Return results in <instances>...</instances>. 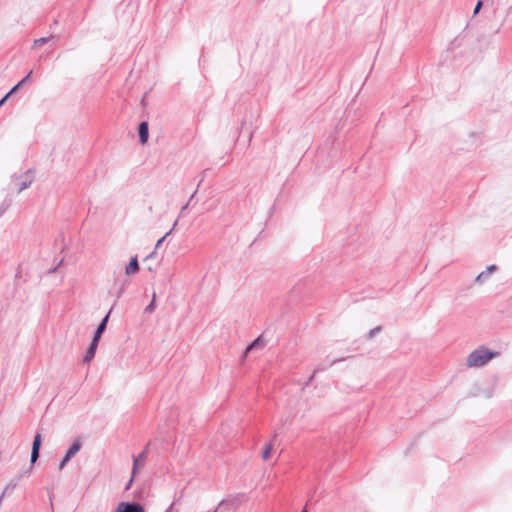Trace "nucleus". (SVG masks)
Returning <instances> with one entry per match:
<instances>
[{"label": "nucleus", "mask_w": 512, "mask_h": 512, "mask_svg": "<svg viewBox=\"0 0 512 512\" xmlns=\"http://www.w3.org/2000/svg\"><path fill=\"white\" fill-rule=\"evenodd\" d=\"M135 476H133V472L131 473V478L129 479L128 483L125 486V490H129L132 486V483L134 481Z\"/></svg>", "instance_id": "27"}, {"label": "nucleus", "mask_w": 512, "mask_h": 512, "mask_svg": "<svg viewBox=\"0 0 512 512\" xmlns=\"http://www.w3.org/2000/svg\"><path fill=\"white\" fill-rule=\"evenodd\" d=\"M51 39L59 40L60 36L50 35L49 37H41L34 40V47H40L46 43H48Z\"/></svg>", "instance_id": "15"}, {"label": "nucleus", "mask_w": 512, "mask_h": 512, "mask_svg": "<svg viewBox=\"0 0 512 512\" xmlns=\"http://www.w3.org/2000/svg\"><path fill=\"white\" fill-rule=\"evenodd\" d=\"M24 475H25L24 473H23V474H20L14 482H12V483L8 484V485L6 486V488H5V490H4V492H3V493L5 494V493H6V491H7V490H9V489H14V488H15V486H16V484H17V482H18V481H19V480H20Z\"/></svg>", "instance_id": "23"}, {"label": "nucleus", "mask_w": 512, "mask_h": 512, "mask_svg": "<svg viewBox=\"0 0 512 512\" xmlns=\"http://www.w3.org/2000/svg\"><path fill=\"white\" fill-rule=\"evenodd\" d=\"M148 450H149V443L145 446V448L143 449V451L141 453H139L137 456H133V465H132L133 476H136L140 471V467L145 464V461H146L147 455H148Z\"/></svg>", "instance_id": "5"}, {"label": "nucleus", "mask_w": 512, "mask_h": 512, "mask_svg": "<svg viewBox=\"0 0 512 512\" xmlns=\"http://www.w3.org/2000/svg\"><path fill=\"white\" fill-rule=\"evenodd\" d=\"M57 24H58V20H57V19H55V20L53 21V24H50V27H53V25H57Z\"/></svg>", "instance_id": "31"}, {"label": "nucleus", "mask_w": 512, "mask_h": 512, "mask_svg": "<svg viewBox=\"0 0 512 512\" xmlns=\"http://www.w3.org/2000/svg\"><path fill=\"white\" fill-rule=\"evenodd\" d=\"M12 199L10 197H5V199L0 204V217L7 211V209L11 206Z\"/></svg>", "instance_id": "16"}, {"label": "nucleus", "mask_w": 512, "mask_h": 512, "mask_svg": "<svg viewBox=\"0 0 512 512\" xmlns=\"http://www.w3.org/2000/svg\"><path fill=\"white\" fill-rule=\"evenodd\" d=\"M499 352L488 349L484 346H481L474 351H472L467 357V366L468 367H482L486 365L493 358L497 357Z\"/></svg>", "instance_id": "1"}, {"label": "nucleus", "mask_w": 512, "mask_h": 512, "mask_svg": "<svg viewBox=\"0 0 512 512\" xmlns=\"http://www.w3.org/2000/svg\"><path fill=\"white\" fill-rule=\"evenodd\" d=\"M263 345H264L263 336L259 335L250 344L247 345V347L245 348V350L242 353V358L245 359L251 351L261 348V347H263Z\"/></svg>", "instance_id": "10"}, {"label": "nucleus", "mask_w": 512, "mask_h": 512, "mask_svg": "<svg viewBox=\"0 0 512 512\" xmlns=\"http://www.w3.org/2000/svg\"><path fill=\"white\" fill-rule=\"evenodd\" d=\"M189 205H190V201H188L184 206H182L181 211H180V215H179V216L183 215V213L185 212V210H187V209H188Z\"/></svg>", "instance_id": "29"}, {"label": "nucleus", "mask_w": 512, "mask_h": 512, "mask_svg": "<svg viewBox=\"0 0 512 512\" xmlns=\"http://www.w3.org/2000/svg\"><path fill=\"white\" fill-rule=\"evenodd\" d=\"M40 457V450L31 449V455H30V467L24 472V474L29 475L33 465Z\"/></svg>", "instance_id": "14"}, {"label": "nucleus", "mask_w": 512, "mask_h": 512, "mask_svg": "<svg viewBox=\"0 0 512 512\" xmlns=\"http://www.w3.org/2000/svg\"><path fill=\"white\" fill-rule=\"evenodd\" d=\"M42 445L41 433H36L32 442V449L40 450Z\"/></svg>", "instance_id": "19"}, {"label": "nucleus", "mask_w": 512, "mask_h": 512, "mask_svg": "<svg viewBox=\"0 0 512 512\" xmlns=\"http://www.w3.org/2000/svg\"><path fill=\"white\" fill-rule=\"evenodd\" d=\"M218 510V507H216L215 509H213L212 511H209V512H217Z\"/></svg>", "instance_id": "34"}, {"label": "nucleus", "mask_w": 512, "mask_h": 512, "mask_svg": "<svg viewBox=\"0 0 512 512\" xmlns=\"http://www.w3.org/2000/svg\"><path fill=\"white\" fill-rule=\"evenodd\" d=\"M112 310H113V307L110 308L108 313L99 322L97 328L95 329V331L93 333L92 339H96L97 341L101 340V337H102L103 333L105 332V330L107 328V324H108L109 317H110V314H111Z\"/></svg>", "instance_id": "6"}, {"label": "nucleus", "mask_w": 512, "mask_h": 512, "mask_svg": "<svg viewBox=\"0 0 512 512\" xmlns=\"http://www.w3.org/2000/svg\"><path fill=\"white\" fill-rule=\"evenodd\" d=\"M482 7H483V1L478 0L475 5L474 11H473V16L477 15L480 12V10L482 9Z\"/></svg>", "instance_id": "25"}, {"label": "nucleus", "mask_w": 512, "mask_h": 512, "mask_svg": "<svg viewBox=\"0 0 512 512\" xmlns=\"http://www.w3.org/2000/svg\"><path fill=\"white\" fill-rule=\"evenodd\" d=\"M138 138L141 145H145L149 140V124L148 121H141L138 125Z\"/></svg>", "instance_id": "7"}, {"label": "nucleus", "mask_w": 512, "mask_h": 512, "mask_svg": "<svg viewBox=\"0 0 512 512\" xmlns=\"http://www.w3.org/2000/svg\"><path fill=\"white\" fill-rule=\"evenodd\" d=\"M32 73L33 71H29V73L24 77L22 78L16 85H14L10 91H9V94H15L21 86H23L25 83L31 81V78H32Z\"/></svg>", "instance_id": "13"}, {"label": "nucleus", "mask_w": 512, "mask_h": 512, "mask_svg": "<svg viewBox=\"0 0 512 512\" xmlns=\"http://www.w3.org/2000/svg\"><path fill=\"white\" fill-rule=\"evenodd\" d=\"M99 342L100 341H97L96 339H92L86 352H85V355L83 357V362L84 363H90L95 355H96V351H97V348H98V345H99Z\"/></svg>", "instance_id": "9"}, {"label": "nucleus", "mask_w": 512, "mask_h": 512, "mask_svg": "<svg viewBox=\"0 0 512 512\" xmlns=\"http://www.w3.org/2000/svg\"><path fill=\"white\" fill-rule=\"evenodd\" d=\"M178 224V219L173 223V226L172 228L163 236L161 237L157 242H156V245H155V250L158 249L162 244L163 242L165 241V239L173 232V230L175 229V227L177 226Z\"/></svg>", "instance_id": "17"}, {"label": "nucleus", "mask_w": 512, "mask_h": 512, "mask_svg": "<svg viewBox=\"0 0 512 512\" xmlns=\"http://www.w3.org/2000/svg\"><path fill=\"white\" fill-rule=\"evenodd\" d=\"M12 94H9V92L3 96L1 99H0V107L3 106L5 104V102L8 100V98L11 96Z\"/></svg>", "instance_id": "28"}, {"label": "nucleus", "mask_w": 512, "mask_h": 512, "mask_svg": "<svg viewBox=\"0 0 512 512\" xmlns=\"http://www.w3.org/2000/svg\"><path fill=\"white\" fill-rule=\"evenodd\" d=\"M382 330V327L381 326H377L373 329H371L367 335H366V338L368 340H371L372 338H374L380 331Z\"/></svg>", "instance_id": "21"}, {"label": "nucleus", "mask_w": 512, "mask_h": 512, "mask_svg": "<svg viewBox=\"0 0 512 512\" xmlns=\"http://www.w3.org/2000/svg\"><path fill=\"white\" fill-rule=\"evenodd\" d=\"M128 283H129V280H128V279H125V280H124V282L122 283V285L119 287V289H118V291H117V293H116V297H117V299H119V298L123 295V293H124V291H125V289H126V285H127Z\"/></svg>", "instance_id": "22"}, {"label": "nucleus", "mask_w": 512, "mask_h": 512, "mask_svg": "<svg viewBox=\"0 0 512 512\" xmlns=\"http://www.w3.org/2000/svg\"><path fill=\"white\" fill-rule=\"evenodd\" d=\"M57 24H58V20H57V19H55V20L53 21V24H50V27H53V25H57Z\"/></svg>", "instance_id": "30"}, {"label": "nucleus", "mask_w": 512, "mask_h": 512, "mask_svg": "<svg viewBox=\"0 0 512 512\" xmlns=\"http://www.w3.org/2000/svg\"><path fill=\"white\" fill-rule=\"evenodd\" d=\"M62 263H63V259H61V260L59 261V263H58L55 267H53V268L49 269V270H48V273H49V274L55 273V272L57 271V269L60 267V265H61Z\"/></svg>", "instance_id": "26"}, {"label": "nucleus", "mask_w": 512, "mask_h": 512, "mask_svg": "<svg viewBox=\"0 0 512 512\" xmlns=\"http://www.w3.org/2000/svg\"><path fill=\"white\" fill-rule=\"evenodd\" d=\"M115 512H145V508L137 501H122L116 507Z\"/></svg>", "instance_id": "4"}, {"label": "nucleus", "mask_w": 512, "mask_h": 512, "mask_svg": "<svg viewBox=\"0 0 512 512\" xmlns=\"http://www.w3.org/2000/svg\"><path fill=\"white\" fill-rule=\"evenodd\" d=\"M139 269H140V267H139V262H138L137 255L132 256L130 258L129 263L125 266V273H126V275L135 274V273H137L139 271Z\"/></svg>", "instance_id": "11"}, {"label": "nucleus", "mask_w": 512, "mask_h": 512, "mask_svg": "<svg viewBox=\"0 0 512 512\" xmlns=\"http://www.w3.org/2000/svg\"><path fill=\"white\" fill-rule=\"evenodd\" d=\"M156 308V294L153 293L152 300L150 303L145 307L144 312L151 314L155 311Z\"/></svg>", "instance_id": "18"}, {"label": "nucleus", "mask_w": 512, "mask_h": 512, "mask_svg": "<svg viewBox=\"0 0 512 512\" xmlns=\"http://www.w3.org/2000/svg\"><path fill=\"white\" fill-rule=\"evenodd\" d=\"M154 254H155V250H154L153 252H151V254H149V255L147 256V258H151V257H153V256H154Z\"/></svg>", "instance_id": "32"}, {"label": "nucleus", "mask_w": 512, "mask_h": 512, "mask_svg": "<svg viewBox=\"0 0 512 512\" xmlns=\"http://www.w3.org/2000/svg\"><path fill=\"white\" fill-rule=\"evenodd\" d=\"M277 435H278L277 432H275L274 435H273V440L276 439Z\"/></svg>", "instance_id": "33"}, {"label": "nucleus", "mask_w": 512, "mask_h": 512, "mask_svg": "<svg viewBox=\"0 0 512 512\" xmlns=\"http://www.w3.org/2000/svg\"><path fill=\"white\" fill-rule=\"evenodd\" d=\"M34 180V170L28 169L26 172L20 175H13L12 176V182L15 184L17 193H21L30 185L32 184Z\"/></svg>", "instance_id": "3"}, {"label": "nucleus", "mask_w": 512, "mask_h": 512, "mask_svg": "<svg viewBox=\"0 0 512 512\" xmlns=\"http://www.w3.org/2000/svg\"><path fill=\"white\" fill-rule=\"evenodd\" d=\"M345 358H340V359H334L332 360L329 364L327 365H322V364H319L314 370H313V373L308 377V379L306 380V382L304 383V386H309L312 381L314 380L315 378V375L318 373V372H323L325 371L326 369H328L329 367L333 366L334 364L340 362V361H343Z\"/></svg>", "instance_id": "8"}, {"label": "nucleus", "mask_w": 512, "mask_h": 512, "mask_svg": "<svg viewBox=\"0 0 512 512\" xmlns=\"http://www.w3.org/2000/svg\"><path fill=\"white\" fill-rule=\"evenodd\" d=\"M301 512H307V507L305 506Z\"/></svg>", "instance_id": "35"}, {"label": "nucleus", "mask_w": 512, "mask_h": 512, "mask_svg": "<svg viewBox=\"0 0 512 512\" xmlns=\"http://www.w3.org/2000/svg\"><path fill=\"white\" fill-rule=\"evenodd\" d=\"M205 173H206V170H205V171H203V173H202V177H201V179L199 180V182H198V184H197V189L193 192V194L191 195V197H190V198H189V200H188V201H190V203L192 202V200H194V197H195V195H196V193H197V191H198V187L200 186V184H201V183L203 182V180H204Z\"/></svg>", "instance_id": "24"}, {"label": "nucleus", "mask_w": 512, "mask_h": 512, "mask_svg": "<svg viewBox=\"0 0 512 512\" xmlns=\"http://www.w3.org/2000/svg\"><path fill=\"white\" fill-rule=\"evenodd\" d=\"M497 270V266L496 265H490L486 268V270L482 271L481 273H479L476 278H475V281L477 283H483L484 281H486L490 275Z\"/></svg>", "instance_id": "12"}, {"label": "nucleus", "mask_w": 512, "mask_h": 512, "mask_svg": "<svg viewBox=\"0 0 512 512\" xmlns=\"http://www.w3.org/2000/svg\"><path fill=\"white\" fill-rule=\"evenodd\" d=\"M251 139H252V133H250V135H249V141H251Z\"/></svg>", "instance_id": "36"}, {"label": "nucleus", "mask_w": 512, "mask_h": 512, "mask_svg": "<svg viewBox=\"0 0 512 512\" xmlns=\"http://www.w3.org/2000/svg\"><path fill=\"white\" fill-rule=\"evenodd\" d=\"M82 448V440L80 437H76L71 445L65 451L64 456L60 459L58 468L59 470H63L66 465L70 462V460L76 456V454Z\"/></svg>", "instance_id": "2"}, {"label": "nucleus", "mask_w": 512, "mask_h": 512, "mask_svg": "<svg viewBox=\"0 0 512 512\" xmlns=\"http://www.w3.org/2000/svg\"><path fill=\"white\" fill-rule=\"evenodd\" d=\"M272 449H273L272 443L266 444V446L264 447V449L262 451V459L263 460L269 459V457L271 456Z\"/></svg>", "instance_id": "20"}]
</instances>
